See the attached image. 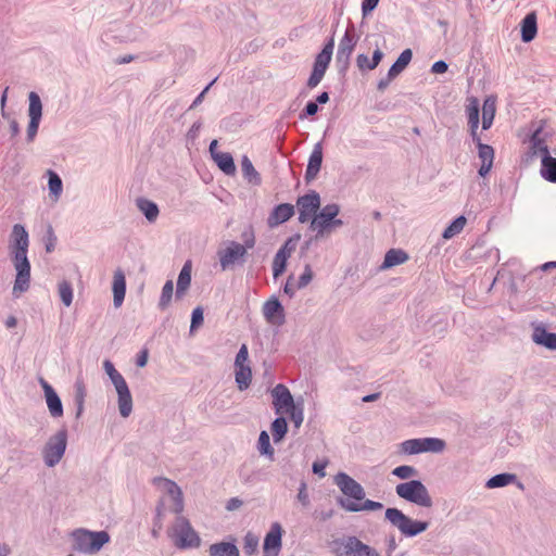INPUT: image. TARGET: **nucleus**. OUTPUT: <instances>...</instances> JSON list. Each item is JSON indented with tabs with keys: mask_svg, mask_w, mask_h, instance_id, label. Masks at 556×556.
<instances>
[{
	"mask_svg": "<svg viewBox=\"0 0 556 556\" xmlns=\"http://www.w3.org/2000/svg\"><path fill=\"white\" fill-rule=\"evenodd\" d=\"M29 236L22 224L12 227L9 242L10 256L16 271L12 293L15 298L28 291L30 287V262L28 260Z\"/></svg>",
	"mask_w": 556,
	"mask_h": 556,
	"instance_id": "f257e3e1",
	"label": "nucleus"
},
{
	"mask_svg": "<svg viewBox=\"0 0 556 556\" xmlns=\"http://www.w3.org/2000/svg\"><path fill=\"white\" fill-rule=\"evenodd\" d=\"M162 480L165 483L167 493L172 496L174 502L172 511L177 515L176 522L173 528L176 546L182 549L199 547L201 544L199 534L194 531L190 521L186 517L181 516L185 507L181 489L173 480L166 478H162Z\"/></svg>",
	"mask_w": 556,
	"mask_h": 556,
	"instance_id": "f03ea898",
	"label": "nucleus"
},
{
	"mask_svg": "<svg viewBox=\"0 0 556 556\" xmlns=\"http://www.w3.org/2000/svg\"><path fill=\"white\" fill-rule=\"evenodd\" d=\"M384 518L406 538H415L429 528L428 521L414 520L395 507L387 508Z\"/></svg>",
	"mask_w": 556,
	"mask_h": 556,
	"instance_id": "7ed1b4c3",
	"label": "nucleus"
},
{
	"mask_svg": "<svg viewBox=\"0 0 556 556\" xmlns=\"http://www.w3.org/2000/svg\"><path fill=\"white\" fill-rule=\"evenodd\" d=\"M395 493L400 498L420 507L430 508L433 505L427 486L420 480L399 483Z\"/></svg>",
	"mask_w": 556,
	"mask_h": 556,
	"instance_id": "20e7f679",
	"label": "nucleus"
},
{
	"mask_svg": "<svg viewBox=\"0 0 556 556\" xmlns=\"http://www.w3.org/2000/svg\"><path fill=\"white\" fill-rule=\"evenodd\" d=\"M103 367L116 389L119 414L122 417L126 418L132 412V397L127 382L124 377L115 369L111 361H104Z\"/></svg>",
	"mask_w": 556,
	"mask_h": 556,
	"instance_id": "39448f33",
	"label": "nucleus"
},
{
	"mask_svg": "<svg viewBox=\"0 0 556 556\" xmlns=\"http://www.w3.org/2000/svg\"><path fill=\"white\" fill-rule=\"evenodd\" d=\"M334 48V38L331 36L328 41L324 45L321 51L316 55L313 71L307 79L306 86L309 89H314L323 80L325 73L331 62L332 53Z\"/></svg>",
	"mask_w": 556,
	"mask_h": 556,
	"instance_id": "423d86ee",
	"label": "nucleus"
},
{
	"mask_svg": "<svg viewBox=\"0 0 556 556\" xmlns=\"http://www.w3.org/2000/svg\"><path fill=\"white\" fill-rule=\"evenodd\" d=\"M66 446L67 430L62 428L48 440L43 447L42 456L46 466L54 467L58 465L65 454Z\"/></svg>",
	"mask_w": 556,
	"mask_h": 556,
	"instance_id": "0eeeda50",
	"label": "nucleus"
},
{
	"mask_svg": "<svg viewBox=\"0 0 556 556\" xmlns=\"http://www.w3.org/2000/svg\"><path fill=\"white\" fill-rule=\"evenodd\" d=\"M340 547H343V553L354 556H380V554L371 546L363 543L356 536H348L344 539H337L332 541V551L340 554Z\"/></svg>",
	"mask_w": 556,
	"mask_h": 556,
	"instance_id": "6e6552de",
	"label": "nucleus"
},
{
	"mask_svg": "<svg viewBox=\"0 0 556 556\" xmlns=\"http://www.w3.org/2000/svg\"><path fill=\"white\" fill-rule=\"evenodd\" d=\"M340 213V206L336 203L325 205L311 220L309 228L316 230L315 239L330 233V224Z\"/></svg>",
	"mask_w": 556,
	"mask_h": 556,
	"instance_id": "1a4fd4ad",
	"label": "nucleus"
},
{
	"mask_svg": "<svg viewBox=\"0 0 556 556\" xmlns=\"http://www.w3.org/2000/svg\"><path fill=\"white\" fill-rule=\"evenodd\" d=\"M28 117L26 141L27 143H31L37 136L42 118V102L39 94L35 91H30L28 94Z\"/></svg>",
	"mask_w": 556,
	"mask_h": 556,
	"instance_id": "9d476101",
	"label": "nucleus"
},
{
	"mask_svg": "<svg viewBox=\"0 0 556 556\" xmlns=\"http://www.w3.org/2000/svg\"><path fill=\"white\" fill-rule=\"evenodd\" d=\"M296 205L299 208L298 219L304 224L317 215V211L320 207V195L317 191L311 190L306 194L299 197Z\"/></svg>",
	"mask_w": 556,
	"mask_h": 556,
	"instance_id": "9b49d317",
	"label": "nucleus"
},
{
	"mask_svg": "<svg viewBox=\"0 0 556 556\" xmlns=\"http://www.w3.org/2000/svg\"><path fill=\"white\" fill-rule=\"evenodd\" d=\"M333 480L340 491L349 498L354 500L356 503L365 498V491L362 484L348 473L338 472Z\"/></svg>",
	"mask_w": 556,
	"mask_h": 556,
	"instance_id": "f8f14e48",
	"label": "nucleus"
},
{
	"mask_svg": "<svg viewBox=\"0 0 556 556\" xmlns=\"http://www.w3.org/2000/svg\"><path fill=\"white\" fill-rule=\"evenodd\" d=\"M273 405L277 415L288 413L295 407V403L290 390L282 383L276 384L271 390Z\"/></svg>",
	"mask_w": 556,
	"mask_h": 556,
	"instance_id": "ddd939ff",
	"label": "nucleus"
},
{
	"mask_svg": "<svg viewBox=\"0 0 556 556\" xmlns=\"http://www.w3.org/2000/svg\"><path fill=\"white\" fill-rule=\"evenodd\" d=\"M283 529L279 522H273L263 543V556H278L282 547Z\"/></svg>",
	"mask_w": 556,
	"mask_h": 556,
	"instance_id": "4468645a",
	"label": "nucleus"
},
{
	"mask_svg": "<svg viewBox=\"0 0 556 556\" xmlns=\"http://www.w3.org/2000/svg\"><path fill=\"white\" fill-rule=\"evenodd\" d=\"M265 319L273 325L282 326L286 323L285 308L277 296L273 295L263 305Z\"/></svg>",
	"mask_w": 556,
	"mask_h": 556,
	"instance_id": "2eb2a0df",
	"label": "nucleus"
},
{
	"mask_svg": "<svg viewBox=\"0 0 556 556\" xmlns=\"http://www.w3.org/2000/svg\"><path fill=\"white\" fill-rule=\"evenodd\" d=\"M39 383L43 390L46 403L48 405L50 415L53 418L62 417L64 414L63 404L56 391L43 378H39Z\"/></svg>",
	"mask_w": 556,
	"mask_h": 556,
	"instance_id": "dca6fc26",
	"label": "nucleus"
},
{
	"mask_svg": "<svg viewBox=\"0 0 556 556\" xmlns=\"http://www.w3.org/2000/svg\"><path fill=\"white\" fill-rule=\"evenodd\" d=\"M247 254L245 248L240 243L231 241L225 250L218 251V257L222 268L225 270L239 258Z\"/></svg>",
	"mask_w": 556,
	"mask_h": 556,
	"instance_id": "f3484780",
	"label": "nucleus"
},
{
	"mask_svg": "<svg viewBox=\"0 0 556 556\" xmlns=\"http://www.w3.org/2000/svg\"><path fill=\"white\" fill-rule=\"evenodd\" d=\"M321 163H323V144L319 141V142L315 143L313 151L308 157V162H307V166H306V170H305V175H304V179L306 182H311L312 180H314L317 177V175L321 168Z\"/></svg>",
	"mask_w": 556,
	"mask_h": 556,
	"instance_id": "a211bd4d",
	"label": "nucleus"
},
{
	"mask_svg": "<svg viewBox=\"0 0 556 556\" xmlns=\"http://www.w3.org/2000/svg\"><path fill=\"white\" fill-rule=\"evenodd\" d=\"M294 215V206L290 203H281L276 205L267 218L269 228H275L288 222Z\"/></svg>",
	"mask_w": 556,
	"mask_h": 556,
	"instance_id": "6ab92c4d",
	"label": "nucleus"
},
{
	"mask_svg": "<svg viewBox=\"0 0 556 556\" xmlns=\"http://www.w3.org/2000/svg\"><path fill=\"white\" fill-rule=\"evenodd\" d=\"M337 504L350 513H358L362 510H379L383 507L380 502L365 500L362 504H359L342 496L337 497Z\"/></svg>",
	"mask_w": 556,
	"mask_h": 556,
	"instance_id": "aec40b11",
	"label": "nucleus"
},
{
	"mask_svg": "<svg viewBox=\"0 0 556 556\" xmlns=\"http://www.w3.org/2000/svg\"><path fill=\"white\" fill-rule=\"evenodd\" d=\"M538 34V18L535 12L528 13L520 23L521 41L531 42Z\"/></svg>",
	"mask_w": 556,
	"mask_h": 556,
	"instance_id": "412c9836",
	"label": "nucleus"
},
{
	"mask_svg": "<svg viewBox=\"0 0 556 556\" xmlns=\"http://www.w3.org/2000/svg\"><path fill=\"white\" fill-rule=\"evenodd\" d=\"M541 176L548 182L556 184V157L549 155L547 147L542 148Z\"/></svg>",
	"mask_w": 556,
	"mask_h": 556,
	"instance_id": "4be33fe9",
	"label": "nucleus"
},
{
	"mask_svg": "<svg viewBox=\"0 0 556 556\" xmlns=\"http://www.w3.org/2000/svg\"><path fill=\"white\" fill-rule=\"evenodd\" d=\"M358 37L355 35L354 26L351 25L345 29L343 37L340 39L337 55L351 56L357 43Z\"/></svg>",
	"mask_w": 556,
	"mask_h": 556,
	"instance_id": "5701e85b",
	"label": "nucleus"
},
{
	"mask_svg": "<svg viewBox=\"0 0 556 556\" xmlns=\"http://www.w3.org/2000/svg\"><path fill=\"white\" fill-rule=\"evenodd\" d=\"M112 290L113 304L115 307H119L123 304L126 294V278L121 268H117L114 271Z\"/></svg>",
	"mask_w": 556,
	"mask_h": 556,
	"instance_id": "b1692460",
	"label": "nucleus"
},
{
	"mask_svg": "<svg viewBox=\"0 0 556 556\" xmlns=\"http://www.w3.org/2000/svg\"><path fill=\"white\" fill-rule=\"evenodd\" d=\"M478 148V156L481 160V166L478 169V174L481 177H484L489 174L493 166L494 161V149L492 146L486 143H479Z\"/></svg>",
	"mask_w": 556,
	"mask_h": 556,
	"instance_id": "393cba45",
	"label": "nucleus"
},
{
	"mask_svg": "<svg viewBox=\"0 0 556 556\" xmlns=\"http://www.w3.org/2000/svg\"><path fill=\"white\" fill-rule=\"evenodd\" d=\"M532 340L538 345H542L551 351H556V332H549L543 326L534 328Z\"/></svg>",
	"mask_w": 556,
	"mask_h": 556,
	"instance_id": "a878e982",
	"label": "nucleus"
},
{
	"mask_svg": "<svg viewBox=\"0 0 556 556\" xmlns=\"http://www.w3.org/2000/svg\"><path fill=\"white\" fill-rule=\"evenodd\" d=\"M208 556H240V551L232 542H217L208 547Z\"/></svg>",
	"mask_w": 556,
	"mask_h": 556,
	"instance_id": "bb28decb",
	"label": "nucleus"
},
{
	"mask_svg": "<svg viewBox=\"0 0 556 556\" xmlns=\"http://www.w3.org/2000/svg\"><path fill=\"white\" fill-rule=\"evenodd\" d=\"M408 254L402 249H390L386 255L380 269H389L391 267L401 265L408 260Z\"/></svg>",
	"mask_w": 556,
	"mask_h": 556,
	"instance_id": "cd10ccee",
	"label": "nucleus"
},
{
	"mask_svg": "<svg viewBox=\"0 0 556 556\" xmlns=\"http://www.w3.org/2000/svg\"><path fill=\"white\" fill-rule=\"evenodd\" d=\"M191 283V262L187 261L182 266L176 285V299H181Z\"/></svg>",
	"mask_w": 556,
	"mask_h": 556,
	"instance_id": "c85d7f7f",
	"label": "nucleus"
},
{
	"mask_svg": "<svg viewBox=\"0 0 556 556\" xmlns=\"http://www.w3.org/2000/svg\"><path fill=\"white\" fill-rule=\"evenodd\" d=\"M136 205L149 223H154L156 220L160 210L155 202L147 198H138L136 200Z\"/></svg>",
	"mask_w": 556,
	"mask_h": 556,
	"instance_id": "c756f323",
	"label": "nucleus"
},
{
	"mask_svg": "<svg viewBox=\"0 0 556 556\" xmlns=\"http://www.w3.org/2000/svg\"><path fill=\"white\" fill-rule=\"evenodd\" d=\"M90 531L86 529H77L73 532V548L75 551L91 554L90 551Z\"/></svg>",
	"mask_w": 556,
	"mask_h": 556,
	"instance_id": "7c9ffc66",
	"label": "nucleus"
},
{
	"mask_svg": "<svg viewBox=\"0 0 556 556\" xmlns=\"http://www.w3.org/2000/svg\"><path fill=\"white\" fill-rule=\"evenodd\" d=\"M235 381L240 391H245L252 382V369L250 365L235 367Z\"/></svg>",
	"mask_w": 556,
	"mask_h": 556,
	"instance_id": "2f4dec72",
	"label": "nucleus"
},
{
	"mask_svg": "<svg viewBox=\"0 0 556 556\" xmlns=\"http://www.w3.org/2000/svg\"><path fill=\"white\" fill-rule=\"evenodd\" d=\"M413 59V51L410 49H405L401 52L396 61L389 68V76L396 77L400 75L410 63Z\"/></svg>",
	"mask_w": 556,
	"mask_h": 556,
	"instance_id": "473e14b6",
	"label": "nucleus"
},
{
	"mask_svg": "<svg viewBox=\"0 0 556 556\" xmlns=\"http://www.w3.org/2000/svg\"><path fill=\"white\" fill-rule=\"evenodd\" d=\"M213 161L224 174L228 176H233L236 174V164L229 152H222L220 154L214 155Z\"/></svg>",
	"mask_w": 556,
	"mask_h": 556,
	"instance_id": "72a5a7b5",
	"label": "nucleus"
},
{
	"mask_svg": "<svg viewBox=\"0 0 556 556\" xmlns=\"http://www.w3.org/2000/svg\"><path fill=\"white\" fill-rule=\"evenodd\" d=\"M241 170L244 179H247L250 184H253L255 186L261 185V175L254 168L253 163L247 155H243L241 159Z\"/></svg>",
	"mask_w": 556,
	"mask_h": 556,
	"instance_id": "f704fd0d",
	"label": "nucleus"
},
{
	"mask_svg": "<svg viewBox=\"0 0 556 556\" xmlns=\"http://www.w3.org/2000/svg\"><path fill=\"white\" fill-rule=\"evenodd\" d=\"M517 481V475L510 473V472H502L497 473L493 477H491L486 483L485 486L488 489H497V488H504L508 484H511L513 482Z\"/></svg>",
	"mask_w": 556,
	"mask_h": 556,
	"instance_id": "c9c22d12",
	"label": "nucleus"
},
{
	"mask_svg": "<svg viewBox=\"0 0 556 556\" xmlns=\"http://www.w3.org/2000/svg\"><path fill=\"white\" fill-rule=\"evenodd\" d=\"M270 431L274 442H280L288 432L287 419L283 416L276 417L270 425Z\"/></svg>",
	"mask_w": 556,
	"mask_h": 556,
	"instance_id": "e433bc0d",
	"label": "nucleus"
},
{
	"mask_svg": "<svg viewBox=\"0 0 556 556\" xmlns=\"http://www.w3.org/2000/svg\"><path fill=\"white\" fill-rule=\"evenodd\" d=\"M290 255L283 250H278L273 260V277L276 280L280 277L287 268L288 258Z\"/></svg>",
	"mask_w": 556,
	"mask_h": 556,
	"instance_id": "4c0bfd02",
	"label": "nucleus"
},
{
	"mask_svg": "<svg viewBox=\"0 0 556 556\" xmlns=\"http://www.w3.org/2000/svg\"><path fill=\"white\" fill-rule=\"evenodd\" d=\"M90 551L91 554L99 552L110 542V534L106 531H90Z\"/></svg>",
	"mask_w": 556,
	"mask_h": 556,
	"instance_id": "58836bf2",
	"label": "nucleus"
},
{
	"mask_svg": "<svg viewBox=\"0 0 556 556\" xmlns=\"http://www.w3.org/2000/svg\"><path fill=\"white\" fill-rule=\"evenodd\" d=\"M495 102L491 99H486L482 108V129L488 130L494 121L495 116Z\"/></svg>",
	"mask_w": 556,
	"mask_h": 556,
	"instance_id": "ea45409f",
	"label": "nucleus"
},
{
	"mask_svg": "<svg viewBox=\"0 0 556 556\" xmlns=\"http://www.w3.org/2000/svg\"><path fill=\"white\" fill-rule=\"evenodd\" d=\"M466 225V217L464 215H459L456 218H454L450 225L444 229L442 232V237L444 239H451L454 236L458 235Z\"/></svg>",
	"mask_w": 556,
	"mask_h": 556,
	"instance_id": "a19ab883",
	"label": "nucleus"
},
{
	"mask_svg": "<svg viewBox=\"0 0 556 556\" xmlns=\"http://www.w3.org/2000/svg\"><path fill=\"white\" fill-rule=\"evenodd\" d=\"M400 446L401 452L406 455H416L425 453L421 438L405 440L400 444Z\"/></svg>",
	"mask_w": 556,
	"mask_h": 556,
	"instance_id": "79ce46f5",
	"label": "nucleus"
},
{
	"mask_svg": "<svg viewBox=\"0 0 556 556\" xmlns=\"http://www.w3.org/2000/svg\"><path fill=\"white\" fill-rule=\"evenodd\" d=\"M173 292H174L173 280H167L162 288V292H161L160 300L157 303V307L160 311L164 312L165 309L168 308L172 298H173Z\"/></svg>",
	"mask_w": 556,
	"mask_h": 556,
	"instance_id": "37998d69",
	"label": "nucleus"
},
{
	"mask_svg": "<svg viewBox=\"0 0 556 556\" xmlns=\"http://www.w3.org/2000/svg\"><path fill=\"white\" fill-rule=\"evenodd\" d=\"M425 453H442L446 443L440 438H421Z\"/></svg>",
	"mask_w": 556,
	"mask_h": 556,
	"instance_id": "c03bdc74",
	"label": "nucleus"
},
{
	"mask_svg": "<svg viewBox=\"0 0 556 556\" xmlns=\"http://www.w3.org/2000/svg\"><path fill=\"white\" fill-rule=\"evenodd\" d=\"M48 188L50 194L56 199L61 195L63 190V182L61 177L52 169L48 170Z\"/></svg>",
	"mask_w": 556,
	"mask_h": 556,
	"instance_id": "a18cd8bd",
	"label": "nucleus"
},
{
	"mask_svg": "<svg viewBox=\"0 0 556 556\" xmlns=\"http://www.w3.org/2000/svg\"><path fill=\"white\" fill-rule=\"evenodd\" d=\"M257 450L261 455L268 456L273 458L274 456V448L270 444V438L267 431L263 430L261 431L257 440Z\"/></svg>",
	"mask_w": 556,
	"mask_h": 556,
	"instance_id": "49530a36",
	"label": "nucleus"
},
{
	"mask_svg": "<svg viewBox=\"0 0 556 556\" xmlns=\"http://www.w3.org/2000/svg\"><path fill=\"white\" fill-rule=\"evenodd\" d=\"M469 104L466 108V114L468 118V126L479 125L480 118V108H479V101L476 98H470Z\"/></svg>",
	"mask_w": 556,
	"mask_h": 556,
	"instance_id": "de8ad7c7",
	"label": "nucleus"
},
{
	"mask_svg": "<svg viewBox=\"0 0 556 556\" xmlns=\"http://www.w3.org/2000/svg\"><path fill=\"white\" fill-rule=\"evenodd\" d=\"M59 294L62 303L68 307L73 302V288L71 282L63 280L59 283Z\"/></svg>",
	"mask_w": 556,
	"mask_h": 556,
	"instance_id": "09e8293b",
	"label": "nucleus"
},
{
	"mask_svg": "<svg viewBox=\"0 0 556 556\" xmlns=\"http://www.w3.org/2000/svg\"><path fill=\"white\" fill-rule=\"evenodd\" d=\"M392 475L401 480L409 479L418 475V470L409 465H401L392 470Z\"/></svg>",
	"mask_w": 556,
	"mask_h": 556,
	"instance_id": "8fccbe9b",
	"label": "nucleus"
},
{
	"mask_svg": "<svg viewBox=\"0 0 556 556\" xmlns=\"http://www.w3.org/2000/svg\"><path fill=\"white\" fill-rule=\"evenodd\" d=\"M287 414L290 415L294 428L299 429L304 420L303 401L298 402V405L290 409Z\"/></svg>",
	"mask_w": 556,
	"mask_h": 556,
	"instance_id": "3c124183",
	"label": "nucleus"
},
{
	"mask_svg": "<svg viewBox=\"0 0 556 556\" xmlns=\"http://www.w3.org/2000/svg\"><path fill=\"white\" fill-rule=\"evenodd\" d=\"M243 542V548L247 555H252L257 551L258 538L256 535L252 534L251 532H248L244 535Z\"/></svg>",
	"mask_w": 556,
	"mask_h": 556,
	"instance_id": "603ef678",
	"label": "nucleus"
},
{
	"mask_svg": "<svg viewBox=\"0 0 556 556\" xmlns=\"http://www.w3.org/2000/svg\"><path fill=\"white\" fill-rule=\"evenodd\" d=\"M204 320L203 316V307L197 306L193 308L191 313V324H190V332H193L195 329H198Z\"/></svg>",
	"mask_w": 556,
	"mask_h": 556,
	"instance_id": "864d4df0",
	"label": "nucleus"
},
{
	"mask_svg": "<svg viewBox=\"0 0 556 556\" xmlns=\"http://www.w3.org/2000/svg\"><path fill=\"white\" fill-rule=\"evenodd\" d=\"M313 270L309 264H305L304 271L299 277L296 289H304L313 280Z\"/></svg>",
	"mask_w": 556,
	"mask_h": 556,
	"instance_id": "5fc2aeb1",
	"label": "nucleus"
},
{
	"mask_svg": "<svg viewBox=\"0 0 556 556\" xmlns=\"http://www.w3.org/2000/svg\"><path fill=\"white\" fill-rule=\"evenodd\" d=\"M241 238L243 240V244L241 247L245 248V251L248 249H252L255 244V235L253 227L250 225L248 226L241 233Z\"/></svg>",
	"mask_w": 556,
	"mask_h": 556,
	"instance_id": "6e6d98bb",
	"label": "nucleus"
},
{
	"mask_svg": "<svg viewBox=\"0 0 556 556\" xmlns=\"http://www.w3.org/2000/svg\"><path fill=\"white\" fill-rule=\"evenodd\" d=\"M74 389V402H85L87 390L83 378L76 379Z\"/></svg>",
	"mask_w": 556,
	"mask_h": 556,
	"instance_id": "4d7b16f0",
	"label": "nucleus"
},
{
	"mask_svg": "<svg viewBox=\"0 0 556 556\" xmlns=\"http://www.w3.org/2000/svg\"><path fill=\"white\" fill-rule=\"evenodd\" d=\"M319 111L318 104L315 101H308L304 109L300 112L299 118L301 121L314 116Z\"/></svg>",
	"mask_w": 556,
	"mask_h": 556,
	"instance_id": "13d9d810",
	"label": "nucleus"
},
{
	"mask_svg": "<svg viewBox=\"0 0 556 556\" xmlns=\"http://www.w3.org/2000/svg\"><path fill=\"white\" fill-rule=\"evenodd\" d=\"M56 236L52 229L51 226L48 227L47 229V232H46V236L43 238V241H45V248H46V251L48 253H51L54 248H55V244H56Z\"/></svg>",
	"mask_w": 556,
	"mask_h": 556,
	"instance_id": "bf43d9fd",
	"label": "nucleus"
},
{
	"mask_svg": "<svg viewBox=\"0 0 556 556\" xmlns=\"http://www.w3.org/2000/svg\"><path fill=\"white\" fill-rule=\"evenodd\" d=\"M249 350L247 344H242L235 358V367L249 365Z\"/></svg>",
	"mask_w": 556,
	"mask_h": 556,
	"instance_id": "052dcab7",
	"label": "nucleus"
},
{
	"mask_svg": "<svg viewBox=\"0 0 556 556\" xmlns=\"http://www.w3.org/2000/svg\"><path fill=\"white\" fill-rule=\"evenodd\" d=\"M300 239H301V235L300 233H294L293 236L289 237L285 241V243L279 248V250H283L285 252H287L291 256V254L295 250L296 243H298V241Z\"/></svg>",
	"mask_w": 556,
	"mask_h": 556,
	"instance_id": "680f3d73",
	"label": "nucleus"
},
{
	"mask_svg": "<svg viewBox=\"0 0 556 556\" xmlns=\"http://www.w3.org/2000/svg\"><path fill=\"white\" fill-rule=\"evenodd\" d=\"M356 65L362 72L375 70V66L371 65V59L369 60L368 55L365 53H359L356 56Z\"/></svg>",
	"mask_w": 556,
	"mask_h": 556,
	"instance_id": "e2e57ef3",
	"label": "nucleus"
},
{
	"mask_svg": "<svg viewBox=\"0 0 556 556\" xmlns=\"http://www.w3.org/2000/svg\"><path fill=\"white\" fill-rule=\"evenodd\" d=\"M543 127L540 126L539 128H536L534 130V132L532 134L531 138H530V142L532 144V148L533 149H538L540 152H542V148L544 147H547L545 143H544V139L541 137V131H542Z\"/></svg>",
	"mask_w": 556,
	"mask_h": 556,
	"instance_id": "0e129e2a",
	"label": "nucleus"
},
{
	"mask_svg": "<svg viewBox=\"0 0 556 556\" xmlns=\"http://www.w3.org/2000/svg\"><path fill=\"white\" fill-rule=\"evenodd\" d=\"M164 511H165L164 502L161 500V501H159V503L156 504V507H155V516H154V519H153V525H154V526H155V528H157L159 530H162V528H163V517H164Z\"/></svg>",
	"mask_w": 556,
	"mask_h": 556,
	"instance_id": "69168bd1",
	"label": "nucleus"
},
{
	"mask_svg": "<svg viewBox=\"0 0 556 556\" xmlns=\"http://www.w3.org/2000/svg\"><path fill=\"white\" fill-rule=\"evenodd\" d=\"M298 501L303 505V506H308L309 505V496H308V493H307V485L304 481H302L300 483V486H299V492H298Z\"/></svg>",
	"mask_w": 556,
	"mask_h": 556,
	"instance_id": "338daca9",
	"label": "nucleus"
},
{
	"mask_svg": "<svg viewBox=\"0 0 556 556\" xmlns=\"http://www.w3.org/2000/svg\"><path fill=\"white\" fill-rule=\"evenodd\" d=\"M350 59L351 56L342 55V58H340V55H336V62L340 74L345 75L350 66Z\"/></svg>",
	"mask_w": 556,
	"mask_h": 556,
	"instance_id": "774afa93",
	"label": "nucleus"
}]
</instances>
